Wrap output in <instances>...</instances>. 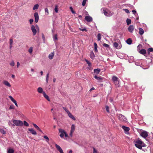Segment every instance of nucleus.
<instances>
[{"instance_id": "f8f14e48", "label": "nucleus", "mask_w": 153, "mask_h": 153, "mask_svg": "<svg viewBox=\"0 0 153 153\" xmlns=\"http://www.w3.org/2000/svg\"><path fill=\"white\" fill-rule=\"evenodd\" d=\"M55 147L57 149V150L60 153H64V152L60 147L57 144H56Z\"/></svg>"}, {"instance_id": "a878e982", "label": "nucleus", "mask_w": 153, "mask_h": 153, "mask_svg": "<svg viewBox=\"0 0 153 153\" xmlns=\"http://www.w3.org/2000/svg\"><path fill=\"white\" fill-rule=\"evenodd\" d=\"M122 128H123V129L125 131L127 132L129 130V127H126L124 126H122Z\"/></svg>"}, {"instance_id": "5fc2aeb1", "label": "nucleus", "mask_w": 153, "mask_h": 153, "mask_svg": "<svg viewBox=\"0 0 153 153\" xmlns=\"http://www.w3.org/2000/svg\"><path fill=\"white\" fill-rule=\"evenodd\" d=\"M49 76V74H48L46 76V82L47 83H48V82Z\"/></svg>"}, {"instance_id": "13d9d810", "label": "nucleus", "mask_w": 153, "mask_h": 153, "mask_svg": "<svg viewBox=\"0 0 153 153\" xmlns=\"http://www.w3.org/2000/svg\"><path fill=\"white\" fill-rule=\"evenodd\" d=\"M42 38L44 41V42H45V38L43 33H42Z\"/></svg>"}, {"instance_id": "4be33fe9", "label": "nucleus", "mask_w": 153, "mask_h": 153, "mask_svg": "<svg viewBox=\"0 0 153 153\" xmlns=\"http://www.w3.org/2000/svg\"><path fill=\"white\" fill-rule=\"evenodd\" d=\"M68 116L72 119L74 120H76L75 118L73 116L72 114L70 112L68 114Z\"/></svg>"}, {"instance_id": "338daca9", "label": "nucleus", "mask_w": 153, "mask_h": 153, "mask_svg": "<svg viewBox=\"0 0 153 153\" xmlns=\"http://www.w3.org/2000/svg\"><path fill=\"white\" fill-rule=\"evenodd\" d=\"M33 19H30L29 20L30 23V24H32L33 22Z\"/></svg>"}, {"instance_id": "69168bd1", "label": "nucleus", "mask_w": 153, "mask_h": 153, "mask_svg": "<svg viewBox=\"0 0 153 153\" xmlns=\"http://www.w3.org/2000/svg\"><path fill=\"white\" fill-rule=\"evenodd\" d=\"M74 132L70 131V133L69 134V135L71 137H73V134Z\"/></svg>"}, {"instance_id": "4d7b16f0", "label": "nucleus", "mask_w": 153, "mask_h": 153, "mask_svg": "<svg viewBox=\"0 0 153 153\" xmlns=\"http://www.w3.org/2000/svg\"><path fill=\"white\" fill-rule=\"evenodd\" d=\"M123 10H124L126 13H129V10L127 9H123Z\"/></svg>"}, {"instance_id": "b1692460", "label": "nucleus", "mask_w": 153, "mask_h": 153, "mask_svg": "<svg viewBox=\"0 0 153 153\" xmlns=\"http://www.w3.org/2000/svg\"><path fill=\"white\" fill-rule=\"evenodd\" d=\"M138 29L139 34L141 35H143L144 32L143 30L140 27H139Z\"/></svg>"}, {"instance_id": "aec40b11", "label": "nucleus", "mask_w": 153, "mask_h": 153, "mask_svg": "<svg viewBox=\"0 0 153 153\" xmlns=\"http://www.w3.org/2000/svg\"><path fill=\"white\" fill-rule=\"evenodd\" d=\"M43 95L45 98L48 101H50V99L48 96L46 94L45 92H43Z\"/></svg>"}, {"instance_id": "c9c22d12", "label": "nucleus", "mask_w": 153, "mask_h": 153, "mask_svg": "<svg viewBox=\"0 0 153 153\" xmlns=\"http://www.w3.org/2000/svg\"><path fill=\"white\" fill-rule=\"evenodd\" d=\"M126 21L127 24L128 25H129L131 23V20L129 19H127Z\"/></svg>"}, {"instance_id": "f257e3e1", "label": "nucleus", "mask_w": 153, "mask_h": 153, "mask_svg": "<svg viewBox=\"0 0 153 153\" xmlns=\"http://www.w3.org/2000/svg\"><path fill=\"white\" fill-rule=\"evenodd\" d=\"M134 143L137 148L140 149H142V147L146 146L145 144L139 138L135 140L134 141Z\"/></svg>"}, {"instance_id": "9d476101", "label": "nucleus", "mask_w": 153, "mask_h": 153, "mask_svg": "<svg viewBox=\"0 0 153 153\" xmlns=\"http://www.w3.org/2000/svg\"><path fill=\"white\" fill-rule=\"evenodd\" d=\"M94 77L99 82H102L103 81V78L101 77H98L96 75H95L94 76Z\"/></svg>"}, {"instance_id": "7ed1b4c3", "label": "nucleus", "mask_w": 153, "mask_h": 153, "mask_svg": "<svg viewBox=\"0 0 153 153\" xmlns=\"http://www.w3.org/2000/svg\"><path fill=\"white\" fill-rule=\"evenodd\" d=\"M103 10L102 11V13H103L104 15L108 17L111 16L114 14V13L113 12L110 11L107 9L105 8H103L101 9V10Z\"/></svg>"}, {"instance_id": "ea45409f", "label": "nucleus", "mask_w": 153, "mask_h": 153, "mask_svg": "<svg viewBox=\"0 0 153 153\" xmlns=\"http://www.w3.org/2000/svg\"><path fill=\"white\" fill-rule=\"evenodd\" d=\"M58 6L57 5H56L54 8V10L56 13H57L58 12Z\"/></svg>"}, {"instance_id": "e2e57ef3", "label": "nucleus", "mask_w": 153, "mask_h": 153, "mask_svg": "<svg viewBox=\"0 0 153 153\" xmlns=\"http://www.w3.org/2000/svg\"><path fill=\"white\" fill-rule=\"evenodd\" d=\"M135 64L137 66L140 65V63L137 62H135Z\"/></svg>"}, {"instance_id": "20e7f679", "label": "nucleus", "mask_w": 153, "mask_h": 153, "mask_svg": "<svg viewBox=\"0 0 153 153\" xmlns=\"http://www.w3.org/2000/svg\"><path fill=\"white\" fill-rule=\"evenodd\" d=\"M12 121L13 123L11 125H13V126H21L23 125V123L21 120H13Z\"/></svg>"}, {"instance_id": "423d86ee", "label": "nucleus", "mask_w": 153, "mask_h": 153, "mask_svg": "<svg viewBox=\"0 0 153 153\" xmlns=\"http://www.w3.org/2000/svg\"><path fill=\"white\" fill-rule=\"evenodd\" d=\"M37 30H39V26L37 25H36V28L33 25H32L31 27V30L32 31V32L33 33V35L34 36L35 35L37 32V30Z\"/></svg>"}, {"instance_id": "0eeeda50", "label": "nucleus", "mask_w": 153, "mask_h": 153, "mask_svg": "<svg viewBox=\"0 0 153 153\" xmlns=\"http://www.w3.org/2000/svg\"><path fill=\"white\" fill-rule=\"evenodd\" d=\"M148 132L146 131L143 130L141 131L140 133V136L146 140V138L148 136Z\"/></svg>"}, {"instance_id": "f3484780", "label": "nucleus", "mask_w": 153, "mask_h": 153, "mask_svg": "<svg viewBox=\"0 0 153 153\" xmlns=\"http://www.w3.org/2000/svg\"><path fill=\"white\" fill-rule=\"evenodd\" d=\"M28 131L33 135H35L37 134L36 131L32 128H28Z\"/></svg>"}, {"instance_id": "bb28decb", "label": "nucleus", "mask_w": 153, "mask_h": 153, "mask_svg": "<svg viewBox=\"0 0 153 153\" xmlns=\"http://www.w3.org/2000/svg\"><path fill=\"white\" fill-rule=\"evenodd\" d=\"M95 57V56L94 54V52H93V51H92L91 52L90 57H91V59H94V58Z\"/></svg>"}, {"instance_id": "49530a36", "label": "nucleus", "mask_w": 153, "mask_h": 153, "mask_svg": "<svg viewBox=\"0 0 153 153\" xmlns=\"http://www.w3.org/2000/svg\"><path fill=\"white\" fill-rule=\"evenodd\" d=\"M63 108L68 114L70 112L65 107H63Z\"/></svg>"}, {"instance_id": "9b49d317", "label": "nucleus", "mask_w": 153, "mask_h": 153, "mask_svg": "<svg viewBox=\"0 0 153 153\" xmlns=\"http://www.w3.org/2000/svg\"><path fill=\"white\" fill-rule=\"evenodd\" d=\"M9 97L10 98L11 101L15 104L16 106L17 107H18V106L16 101L13 98V97L11 96H9Z\"/></svg>"}, {"instance_id": "cd10ccee", "label": "nucleus", "mask_w": 153, "mask_h": 153, "mask_svg": "<svg viewBox=\"0 0 153 153\" xmlns=\"http://www.w3.org/2000/svg\"><path fill=\"white\" fill-rule=\"evenodd\" d=\"M140 53L141 54L144 55L146 53V51L144 49H142L140 51Z\"/></svg>"}, {"instance_id": "6e6552de", "label": "nucleus", "mask_w": 153, "mask_h": 153, "mask_svg": "<svg viewBox=\"0 0 153 153\" xmlns=\"http://www.w3.org/2000/svg\"><path fill=\"white\" fill-rule=\"evenodd\" d=\"M117 116L118 119L121 121L126 122V118L123 115L121 114H118Z\"/></svg>"}, {"instance_id": "0e129e2a", "label": "nucleus", "mask_w": 153, "mask_h": 153, "mask_svg": "<svg viewBox=\"0 0 153 153\" xmlns=\"http://www.w3.org/2000/svg\"><path fill=\"white\" fill-rule=\"evenodd\" d=\"M10 45H12L13 43V41L12 39H10Z\"/></svg>"}, {"instance_id": "72a5a7b5", "label": "nucleus", "mask_w": 153, "mask_h": 153, "mask_svg": "<svg viewBox=\"0 0 153 153\" xmlns=\"http://www.w3.org/2000/svg\"><path fill=\"white\" fill-rule=\"evenodd\" d=\"M85 61L88 64V66L89 67H91V63L88 60L86 59H85Z\"/></svg>"}, {"instance_id": "473e14b6", "label": "nucleus", "mask_w": 153, "mask_h": 153, "mask_svg": "<svg viewBox=\"0 0 153 153\" xmlns=\"http://www.w3.org/2000/svg\"><path fill=\"white\" fill-rule=\"evenodd\" d=\"M147 51L148 53L149 54L150 52L153 51V48H149L148 49Z\"/></svg>"}, {"instance_id": "864d4df0", "label": "nucleus", "mask_w": 153, "mask_h": 153, "mask_svg": "<svg viewBox=\"0 0 153 153\" xmlns=\"http://www.w3.org/2000/svg\"><path fill=\"white\" fill-rule=\"evenodd\" d=\"M44 137L45 139L46 140V141L48 142L49 141V139L48 137L46 136H44Z\"/></svg>"}, {"instance_id": "680f3d73", "label": "nucleus", "mask_w": 153, "mask_h": 153, "mask_svg": "<svg viewBox=\"0 0 153 153\" xmlns=\"http://www.w3.org/2000/svg\"><path fill=\"white\" fill-rule=\"evenodd\" d=\"M8 124L9 125V126H13V125H11V124H13L10 121H9L8 122Z\"/></svg>"}, {"instance_id": "4468645a", "label": "nucleus", "mask_w": 153, "mask_h": 153, "mask_svg": "<svg viewBox=\"0 0 153 153\" xmlns=\"http://www.w3.org/2000/svg\"><path fill=\"white\" fill-rule=\"evenodd\" d=\"M34 16L35 19V22L36 23H37L39 19V16L37 13H35L34 14Z\"/></svg>"}, {"instance_id": "a18cd8bd", "label": "nucleus", "mask_w": 153, "mask_h": 153, "mask_svg": "<svg viewBox=\"0 0 153 153\" xmlns=\"http://www.w3.org/2000/svg\"><path fill=\"white\" fill-rule=\"evenodd\" d=\"M70 9L71 12L73 14H75L76 13L75 12L73 8L72 7H70Z\"/></svg>"}, {"instance_id": "4c0bfd02", "label": "nucleus", "mask_w": 153, "mask_h": 153, "mask_svg": "<svg viewBox=\"0 0 153 153\" xmlns=\"http://www.w3.org/2000/svg\"><path fill=\"white\" fill-rule=\"evenodd\" d=\"M101 34L99 33L97 35V39H98V40L99 41L101 39Z\"/></svg>"}, {"instance_id": "2eb2a0df", "label": "nucleus", "mask_w": 153, "mask_h": 153, "mask_svg": "<svg viewBox=\"0 0 153 153\" xmlns=\"http://www.w3.org/2000/svg\"><path fill=\"white\" fill-rule=\"evenodd\" d=\"M85 19L87 22H90L92 21V18L89 16H86Z\"/></svg>"}, {"instance_id": "6e6d98bb", "label": "nucleus", "mask_w": 153, "mask_h": 153, "mask_svg": "<svg viewBox=\"0 0 153 153\" xmlns=\"http://www.w3.org/2000/svg\"><path fill=\"white\" fill-rule=\"evenodd\" d=\"M14 106L13 105H11L10 106V107H9L10 109H14Z\"/></svg>"}, {"instance_id": "6ab92c4d", "label": "nucleus", "mask_w": 153, "mask_h": 153, "mask_svg": "<svg viewBox=\"0 0 153 153\" xmlns=\"http://www.w3.org/2000/svg\"><path fill=\"white\" fill-rule=\"evenodd\" d=\"M54 55V52H51L50 54L49 55L48 58L50 59H53Z\"/></svg>"}, {"instance_id": "774afa93", "label": "nucleus", "mask_w": 153, "mask_h": 153, "mask_svg": "<svg viewBox=\"0 0 153 153\" xmlns=\"http://www.w3.org/2000/svg\"><path fill=\"white\" fill-rule=\"evenodd\" d=\"M20 65V63L19 62H17V67L18 68L19 67V66Z\"/></svg>"}, {"instance_id": "5701e85b", "label": "nucleus", "mask_w": 153, "mask_h": 153, "mask_svg": "<svg viewBox=\"0 0 153 153\" xmlns=\"http://www.w3.org/2000/svg\"><path fill=\"white\" fill-rule=\"evenodd\" d=\"M14 150L12 148H8L7 150V153H13Z\"/></svg>"}, {"instance_id": "39448f33", "label": "nucleus", "mask_w": 153, "mask_h": 153, "mask_svg": "<svg viewBox=\"0 0 153 153\" xmlns=\"http://www.w3.org/2000/svg\"><path fill=\"white\" fill-rule=\"evenodd\" d=\"M112 80L116 85L118 87L120 86L119 82L120 81L117 77L115 76H113L112 77Z\"/></svg>"}, {"instance_id": "c756f323", "label": "nucleus", "mask_w": 153, "mask_h": 153, "mask_svg": "<svg viewBox=\"0 0 153 153\" xmlns=\"http://www.w3.org/2000/svg\"><path fill=\"white\" fill-rule=\"evenodd\" d=\"M100 69L97 68L96 69H95L94 70V73L98 74L100 72Z\"/></svg>"}, {"instance_id": "a19ab883", "label": "nucleus", "mask_w": 153, "mask_h": 153, "mask_svg": "<svg viewBox=\"0 0 153 153\" xmlns=\"http://www.w3.org/2000/svg\"><path fill=\"white\" fill-rule=\"evenodd\" d=\"M134 57L133 56H130V59L128 60L129 62L130 63L132 62L133 60Z\"/></svg>"}, {"instance_id": "f03ea898", "label": "nucleus", "mask_w": 153, "mask_h": 153, "mask_svg": "<svg viewBox=\"0 0 153 153\" xmlns=\"http://www.w3.org/2000/svg\"><path fill=\"white\" fill-rule=\"evenodd\" d=\"M59 133H60L59 136L61 138H63L64 136L66 138L68 137L67 133L62 128H59Z\"/></svg>"}, {"instance_id": "79ce46f5", "label": "nucleus", "mask_w": 153, "mask_h": 153, "mask_svg": "<svg viewBox=\"0 0 153 153\" xmlns=\"http://www.w3.org/2000/svg\"><path fill=\"white\" fill-rule=\"evenodd\" d=\"M0 132L3 134H5L6 132L3 129H0Z\"/></svg>"}, {"instance_id": "de8ad7c7", "label": "nucleus", "mask_w": 153, "mask_h": 153, "mask_svg": "<svg viewBox=\"0 0 153 153\" xmlns=\"http://www.w3.org/2000/svg\"><path fill=\"white\" fill-rule=\"evenodd\" d=\"M45 14L48 15L49 14L48 10L47 8H46L45 9Z\"/></svg>"}, {"instance_id": "412c9836", "label": "nucleus", "mask_w": 153, "mask_h": 153, "mask_svg": "<svg viewBox=\"0 0 153 153\" xmlns=\"http://www.w3.org/2000/svg\"><path fill=\"white\" fill-rule=\"evenodd\" d=\"M33 126L37 130H38L39 131L41 132L42 133V131L40 129V128L35 124L33 123Z\"/></svg>"}, {"instance_id": "f704fd0d", "label": "nucleus", "mask_w": 153, "mask_h": 153, "mask_svg": "<svg viewBox=\"0 0 153 153\" xmlns=\"http://www.w3.org/2000/svg\"><path fill=\"white\" fill-rule=\"evenodd\" d=\"M94 50L95 52H97L98 51L97 50V43L95 42L94 43Z\"/></svg>"}, {"instance_id": "a211bd4d", "label": "nucleus", "mask_w": 153, "mask_h": 153, "mask_svg": "<svg viewBox=\"0 0 153 153\" xmlns=\"http://www.w3.org/2000/svg\"><path fill=\"white\" fill-rule=\"evenodd\" d=\"M3 84L7 86L10 87L11 85L10 83L7 81L4 80L3 81Z\"/></svg>"}, {"instance_id": "37998d69", "label": "nucleus", "mask_w": 153, "mask_h": 153, "mask_svg": "<svg viewBox=\"0 0 153 153\" xmlns=\"http://www.w3.org/2000/svg\"><path fill=\"white\" fill-rule=\"evenodd\" d=\"M105 108V110H106V111H107V112L108 113H109L110 111H109V107L107 105H106Z\"/></svg>"}, {"instance_id": "052dcab7", "label": "nucleus", "mask_w": 153, "mask_h": 153, "mask_svg": "<svg viewBox=\"0 0 153 153\" xmlns=\"http://www.w3.org/2000/svg\"><path fill=\"white\" fill-rule=\"evenodd\" d=\"M79 29L81 31H87L86 29L85 28H79Z\"/></svg>"}, {"instance_id": "7c9ffc66", "label": "nucleus", "mask_w": 153, "mask_h": 153, "mask_svg": "<svg viewBox=\"0 0 153 153\" xmlns=\"http://www.w3.org/2000/svg\"><path fill=\"white\" fill-rule=\"evenodd\" d=\"M53 40L54 41H56L58 39L57 35L56 34L54 35H53Z\"/></svg>"}, {"instance_id": "2f4dec72", "label": "nucleus", "mask_w": 153, "mask_h": 153, "mask_svg": "<svg viewBox=\"0 0 153 153\" xmlns=\"http://www.w3.org/2000/svg\"><path fill=\"white\" fill-rule=\"evenodd\" d=\"M75 126L74 124L72 125L71 128V131L74 132L75 130Z\"/></svg>"}, {"instance_id": "1a4fd4ad", "label": "nucleus", "mask_w": 153, "mask_h": 153, "mask_svg": "<svg viewBox=\"0 0 153 153\" xmlns=\"http://www.w3.org/2000/svg\"><path fill=\"white\" fill-rule=\"evenodd\" d=\"M113 46L118 49H120L121 48V45L120 44H118L117 42H115L114 43Z\"/></svg>"}, {"instance_id": "603ef678", "label": "nucleus", "mask_w": 153, "mask_h": 153, "mask_svg": "<svg viewBox=\"0 0 153 153\" xmlns=\"http://www.w3.org/2000/svg\"><path fill=\"white\" fill-rule=\"evenodd\" d=\"M93 153H99L94 148H93Z\"/></svg>"}, {"instance_id": "ddd939ff", "label": "nucleus", "mask_w": 153, "mask_h": 153, "mask_svg": "<svg viewBox=\"0 0 153 153\" xmlns=\"http://www.w3.org/2000/svg\"><path fill=\"white\" fill-rule=\"evenodd\" d=\"M55 147L57 149V150L60 153H64V152L60 147L57 144H56Z\"/></svg>"}, {"instance_id": "c85d7f7f", "label": "nucleus", "mask_w": 153, "mask_h": 153, "mask_svg": "<svg viewBox=\"0 0 153 153\" xmlns=\"http://www.w3.org/2000/svg\"><path fill=\"white\" fill-rule=\"evenodd\" d=\"M126 42L128 45H131L132 43V40L131 38H128Z\"/></svg>"}, {"instance_id": "8fccbe9b", "label": "nucleus", "mask_w": 153, "mask_h": 153, "mask_svg": "<svg viewBox=\"0 0 153 153\" xmlns=\"http://www.w3.org/2000/svg\"><path fill=\"white\" fill-rule=\"evenodd\" d=\"M132 12H133V14L135 16H136V15L137 16H138V14L136 12V10H132Z\"/></svg>"}, {"instance_id": "bf43d9fd", "label": "nucleus", "mask_w": 153, "mask_h": 153, "mask_svg": "<svg viewBox=\"0 0 153 153\" xmlns=\"http://www.w3.org/2000/svg\"><path fill=\"white\" fill-rule=\"evenodd\" d=\"M10 65L11 66H14L15 65V63H14V62L13 61L11 62H10Z\"/></svg>"}, {"instance_id": "dca6fc26", "label": "nucleus", "mask_w": 153, "mask_h": 153, "mask_svg": "<svg viewBox=\"0 0 153 153\" xmlns=\"http://www.w3.org/2000/svg\"><path fill=\"white\" fill-rule=\"evenodd\" d=\"M128 31L132 33L134 30V27L133 25H130L129 26L128 28Z\"/></svg>"}, {"instance_id": "c03bdc74", "label": "nucleus", "mask_w": 153, "mask_h": 153, "mask_svg": "<svg viewBox=\"0 0 153 153\" xmlns=\"http://www.w3.org/2000/svg\"><path fill=\"white\" fill-rule=\"evenodd\" d=\"M24 125L26 126H29L28 123L26 121H24Z\"/></svg>"}, {"instance_id": "393cba45", "label": "nucleus", "mask_w": 153, "mask_h": 153, "mask_svg": "<svg viewBox=\"0 0 153 153\" xmlns=\"http://www.w3.org/2000/svg\"><path fill=\"white\" fill-rule=\"evenodd\" d=\"M38 92L39 93H43L44 92L43 91V89L41 87H39L37 89Z\"/></svg>"}, {"instance_id": "3c124183", "label": "nucleus", "mask_w": 153, "mask_h": 153, "mask_svg": "<svg viewBox=\"0 0 153 153\" xmlns=\"http://www.w3.org/2000/svg\"><path fill=\"white\" fill-rule=\"evenodd\" d=\"M103 45V46L105 48H109V45L107 44H106V43H104Z\"/></svg>"}, {"instance_id": "09e8293b", "label": "nucleus", "mask_w": 153, "mask_h": 153, "mask_svg": "<svg viewBox=\"0 0 153 153\" xmlns=\"http://www.w3.org/2000/svg\"><path fill=\"white\" fill-rule=\"evenodd\" d=\"M87 0H83L82 3V5L83 6H84L85 5Z\"/></svg>"}, {"instance_id": "58836bf2", "label": "nucleus", "mask_w": 153, "mask_h": 153, "mask_svg": "<svg viewBox=\"0 0 153 153\" xmlns=\"http://www.w3.org/2000/svg\"><path fill=\"white\" fill-rule=\"evenodd\" d=\"M33 48L32 47H30L28 50V51L31 54L33 52Z\"/></svg>"}, {"instance_id": "e433bc0d", "label": "nucleus", "mask_w": 153, "mask_h": 153, "mask_svg": "<svg viewBox=\"0 0 153 153\" xmlns=\"http://www.w3.org/2000/svg\"><path fill=\"white\" fill-rule=\"evenodd\" d=\"M39 7V5L38 4H36L34 5V7L33 8V10H36L38 9Z\"/></svg>"}]
</instances>
